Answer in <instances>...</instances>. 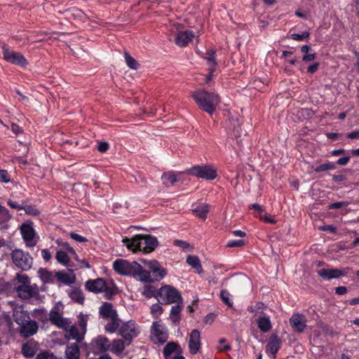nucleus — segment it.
<instances>
[{
    "instance_id": "nucleus-44",
    "label": "nucleus",
    "mask_w": 359,
    "mask_h": 359,
    "mask_svg": "<svg viewBox=\"0 0 359 359\" xmlns=\"http://www.w3.org/2000/svg\"><path fill=\"white\" fill-rule=\"evenodd\" d=\"M218 351L222 352L231 349V346L226 342L224 338H222L218 341V345L216 347Z\"/></svg>"
},
{
    "instance_id": "nucleus-54",
    "label": "nucleus",
    "mask_w": 359,
    "mask_h": 359,
    "mask_svg": "<svg viewBox=\"0 0 359 359\" xmlns=\"http://www.w3.org/2000/svg\"><path fill=\"white\" fill-rule=\"evenodd\" d=\"M174 243L176 246H178L185 250H188L190 248L189 245L183 241L176 240Z\"/></svg>"
},
{
    "instance_id": "nucleus-15",
    "label": "nucleus",
    "mask_w": 359,
    "mask_h": 359,
    "mask_svg": "<svg viewBox=\"0 0 359 359\" xmlns=\"http://www.w3.org/2000/svg\"><path fill=\"white\" fill-rule=\"evenodd\" d=\"M252 209L254 210L255 216L259 217L260 221L264 223H276L278 221L273 216L269 215L259 204L252 205Z\"/></svg>"
},
{
    "instance_id": "nucleus-7",
    "label": "nucleus",
    "mask_w": 359,
    "mask_h": 359,
    "mask_svg": "<svg viewBox=\"0 0 359 359\" xmlns=\"http://www.w3.org/2000/svg\"><path fill=\"white\" fill-rule=\"evenodd\" d=\"M140 262L150 270V272L148 271L151 276V280L149 283L159 281L162 280L167 273L166 270L162 267L161 264L156 260L141 259Z\"/></svg>"
},
{
    "instance_id": "nucleus-20",
    "label": "nucleus",
    "mask_w": 359,
    "mask_h": 359,
    "mask_svg": "<svg viewBox=\"0 0 359 359\" xmlns=\"http://www.w3.org/2000/svg\"><path fill=\"white\" fill-rule=\"evenodd\" d=\"M201 347V334L198 330H194L189 334V349L191 354H196Z\"/></svg>"
},
{
    "instance_id": "nucleus-24",
    "label": "nucleus",
    "mask_w": 359,
    "mask_h": 359,
    "mask_svg": "<svg viewBox=\"0 0 359 359\" xmlns=\"http://www.w3.org/2000/svg\"><path fill=\"white\" fill-rule=\"evenodd\" d=\"M100 316L105 319H114L115 317H117V312L114 309V306L111 304L105 302L104 303L100 308L99 310Z\"/></svg>"
},
{
    "instance_id": "nucleus-63",
    "label": "nucleus",
    "mask_w": 359,
    "mask_h": 359,
    "mask_svg": "<svg viewBox=\"0 0 359 359\" xmlns=\"http://www.w3.org/2000/svg\"><path fill=\"white\" fill-rule=\"evenodd\" d=\"M349 160H350V158L348 156L342 157V158H339L337 160V164H339L340 165H345L348 163Z\"/></svg>"
},
{
    "instance_id": "nucleus-23",
    "label": "nucleus",
    "mask_w": 359,
    "mask_h": 359,
    "mask_svg": "<svg viewBox=\"0 0 359 359\" xmlns=\"http://www.w3.org/2000/svg\"><path fill=\"white\" fill-rule=\"evenodd\" d=\"M49 316L50 321L58 327L62 328L67 327V323L69 320L62 317L60 313L58 311L57 306L50 311Z\"/></svg>"
},
{
    "instance_id": "nucleus-51",
    "label": "nucleus",
    "mask_w": 359,
    "mask_h": 359,
    "mask_svg": "<svg viewBox=\"0 0 359 359\" xmlns=\"http://www.w3.org/2000/svg\"><path fill=\"white\" fill-rule=\"evenodd\" d=\"M221 298L222 299V300L229 306H232V302H231V299H230V294L226 292V291H222L221 292Z\"/></svg>"
},
{
    "instance_id": "nucleus-38",
    "label": "nucleus",
    "mask_w": 359,
    "mask_h": 359,
    "mask_svg": "<svg viewBox=\"0 0 359 359\" xmlns=\"http://www.w3.org/2000/svg\"><path fill=\"white\" fill-rule=\"evenodd\" d=\"M177 349V345L175 343H168L163 349L165 358L176 355L175 352Z\"/></svg>"
},
{
    "instance_id": "nucleus-59",
    "label": "nucleus",
    "mask_w": 359,
    "mask_h": 359,
    "mask_svg": "<svg viewBox=\"0 0 359 359\" xmlns=\"http://www.w3.org/2000/svg\"><path fill=\"white\" fill-rule=\"evenodd\" d=\"M41 255L46 261H49L51 259V254L47 249L41 250Z\"/></svg>"
},
{
    "instance_id": "nucleus-19",
    "label": "nucleus",
    "mask_w": 359,
    "mask_h": 359,
    "mask_svg": "<svg viewBox=\"0 0 359 359\" xmlns=\"http://www.w3.org/2000/svg\"><path fill=\"white\" fill-rule=\"evenodd\" d=\"M65 332V338L67 339H74L77 341H80L83 339L85 334H83V332H79L76 327L74 325L71 324L69 320L67 321V327H62Z\"/></svg>"
},
{
    "instance_id": "nucleus-48",
    "label": "nucleus",
    "mask_w": 359,
    "mask_h": 359,
    "mask_svg": "<svg viewBox=\"0 0 359 359\" xmlns=\"http://www.w3.org/2000/svg\"><path fill=\"white\" fill-rule=\"evenodd\" d=\"M0 217L4 222H7L11 218L8 210L0 204Z\"/></svg>"
},
{
    "instance_id": "nucleus-46",
    "label": "nucleus",
    "mask_w": 359,
    "mask_h": 359,
    "mask_svg": "<svg viewBox=\"0 0 359 359\" xmlns=\"http://www.w3.org/2000/svg\"><path fill=\"white\" fill-rule=\"evenodd\" d=\"M36 359H62V358L54 355L52 353H50L48 351H43L36 355Z\"/></svg>"
},
{
    "instance_id": "nucleus-6",
    "label": "nucleus",
    "mask_w": 359,
    "mask_h": 359,
    "mask_svg": "<svg viewBox=\"0 0 359 359\" xmlns=\"http://www.w3.org/2000/svg\"><path fill=\"white\" fill-rule=\"evenodd\" d=\"M158 300L163 304L177 303L181 300V295L175 287L165 285L158 291Z\"/></svg>"
},
{
    "instance_id": "nucleus-55",
    "label": "nucleus",
    "mask_w": 359,
    "mask_h": 359,
    "mask_svg": "<svg viewBox=\"0 0 359 359\" xmlns=\"http://www.w3.org/2000/svg\"><path fill=\"white\" fill-rule=\"evenodd\" d=\"M316 53H308V54H305L303 57H302V60L305 62H311V61H313L316 59Z\"/></svg>"
},
{
    "instance_id": "nucleus-3",
    "label": "nucleus",
    "mask_w": 359,
    "mask_h": 359,
    "mask_svg": "<svg viewBox=\"0 0 359 359\" xmlns=\"http://www.w3.org/2000/svg\"><path fill=\"white\" fill-rule=\"evenodd\" d=\"M122 241L126 248L133 252L140 250L149 253L154 251L158 245L157 239L150 236L137 235L132 238L126 237L123 238Z\"/></svg>"
},
{
    "instance_id": "nucleus-41",
    "label": "nucleus",
    "mask_w": 359,
    "mask_h": 359,
    "mask_svg": "<svg viewBox=\"0 0 359 359\" xmlns=\"http://www.w3.org/2000/svg\"><path fill=\"white\" fill-rule=\"evenodd\" d=\"M89 319V316L87 314L80 313L79 316V325L81 327V332L83 334L86 332L87 322Z\"/></svg>"
},
{
    "instance_id": "nucleus-29",
    "label": "nucleus",
    "mask_w": 359,
    "mask_h": 359,
    "mask_svg": "<svg viewBox=\"0 0 359 359\" xmlns=\"http://www.w3.org/2000/svg\"><path fill=\"white\" fill-rule=\"evenodd\" d=\"M37 350V344L34 341H28L23 345L22 351L23 355L27 358H32Z\"/></svg>"
},
{
    "instance_id": "nucleus-60",
    "label": "nucleus",
    "mask_w": 359,
    "mask_h": 359,
    "mask_svg": "<svg viewBox=\"0 0 359 359\" xmlns=\"http://www.w3.org/2000/svg\"><path fill=\"white\" fill-rule=\"evenodd\" d=\"M70 236L74 240H75L76 241H78V242H84L86 241V239L84 237H83L77 233H72L70 234Z\"/></svg>"
},
{
    "instance_id": "nucleus-22",
    "label": "nucleus",
    "mask_w": 359,
    "mask_h": 359,
    "mask_svg": "<svg viewBox=\"0 0 359 359\" xmlns=\"http://www.w3.org/2000/svg\"><path fill=\"white\" fill-rule=\"evenodd\" d=\"M86 288L94 293H100L106 290L107 285L102 278L90 280L86 283Z\"/></svg>"
},
{
    "instance_id": "nucleus-1",
    "label": "nucleus",
    "mask_w": 359,
    "mask_h": 359,
    "mask_svg": "<svg viewBox=\"0 0 359 359\" xmlns=\"http://www.w3.org/2000/svg\"><path fill=\"white\" fill-rule=\"evenodd\" d=\"M113 269L120 275L133 276L141 282H149L151 280L149 273L136 262L118 259L114 262Z\"/></svg>"
},
{
    "instance_id": "nucleus-18",
    "label": "nucleus",
    "mask_w": 359,
    "mask_h": 359,
    "mask_svg": "<svg viewBox=\"0 0 359 359\" xmlns=\"http://www.w3.org/2000/svg\"><path fill=\"white\" fill-rule=\"evenodd\" d=\"M19 326L20 334L26 337L34 334L38 330L37 323L32 320L30 318L24 321L22 324H20Z\"/></svg>"
},
{
    "instance_id": "nucleus-47",
    "label": "nucleus",
    "mask_w": 359,
    "mask_h": 359,
    "mask_svg": "<svg viewBox=\"0 0 359 359\" xmlns=\"http://www.w3.org/2000/svg\"><path fill=\"white\" fill-rule=\"evenodd\" d=\"M32 316L33 317L36 318L39 320H43V318H46V314L44 309H39L33 311Z\"/></svg>"
},
{
    "instance_id": "nucleus-27",
    "label": "nucleus",
    "mask_w": 359,
    "mask_h": 359,
    "mask_svg": "<svg viewBox=\"0 0 359 359\" xmlns=\"http://www.w3.org/2000/svg\"><path fill=\"white\" fill-rule=\"evenodd\" d=\"M13 316L18 325L22 324L29 318L27 311L20 306H17L13 309Z\"/></svg>"
},
{
    "instance_id": "nucleus-4",
    "label": "nucleus",
    "mask_w": 359,
    "mask_h": 359,
    "mask_svg": "<svg viewBox=\"0 0 359 359\" xmlns=\"http://www.w3.org/2000/svg\"><path fill=\"white\" fill-rule=\"evenodd\" d=\"M193 97L201 109L212 114L219 102L217 94L209 93L204 90H199L194 93Z\"/></svg>"
},
{
    "instance_id": "nucleus-43",
    "label": "nucleus",
    "mask_w": 359,
    "mask_h": 359,
    "mask_svg": "<svg viewBox=\"0 0 359 359\" xmlns=\"http://www.w3.org/2000/svg\"><path fill=\"white\" fill-rule=\"evenodd\" d=\"M124 56L128 67L133 69H137L138 67V64L136 62V60L133 57H132L128 53H125Z\"/></svg>"
},
{
    "instance_id": "nucleus-31",
    "label": "nucleus",
    "mask_w": 359,
    "mask_h": 359,
    "mask_svg": "<svg viewBox=\"0 0 359 359\" xmlns=\"http://www.w3.org/2000/svg\"><path fill=\"white\" fill-rule=\"evenodd\" d=\"M257 323L259 329L263 332H266L271 328V320L267 316H261L257 318Z\"/></svg>"
},
{
    "instance_id": "nucleus-39",
    "label": "nucleus",
    "mask_w": 359,
    "mask_h": 359,
    "mask_svg": "<svg viewBox=\"0 0 359 359\" xmlns=\"http://www.w3.org/2000/svg\"><path fill=\"white\" fill-rule=\"evenodd\" d=\"M182 308L179 305L173 306L170 310V318L174 323H177L180 320V314L181 313Z\"/></svg>"
},
{
    "instance_id": "nucleus-10",
    "label": "nucleus",
    "mask_w": 359,
    "mask_h": 359,
    "mask_svg": "<svg viewBox=\"0 0 359 359\" xmlns=\"http://www.w3.org/2000/svg\"><path fill=\"white\" fill-rule=\"evenodd\" d=\"M12 259L17 266L23 270L29 269L32 264V259L29 255L24 252L21 250H15L13 251Z\"/></svg>"
},
{
    "instance_id": "nucleus-2",
    "label": "nucleus",
    "mask_w": 359,
    "mask_h": 359,
    "mask_svg": "<svg viewBox=\"0 0 359 359\" xmlns=\"http://www.w3.org/2000/svg\"><path fill=\"white\" fill-rule=\"evenodd\" d=\"M18 296L23 299H32L41 301L39 287L36 284H31L29 278L24 274H17L16 278L11 282Z\"/></svg>"
},
{
    "instance_id": "nucleus-30",
    "label": "nucleus",
    "mask_w": 359,
    "mask_h": 359,
    "mask_svg": "<svg viewBox=\"0 0 359 359\" xmlns=\"http://www.w3.org/2000/svg\"><path fill=\"white\" fill-rule=\"evenodd\" d=\"M67 359H79L80 352L76 344L68 346L65 351Z\"/></svg>"
},
{
    "instance_id": "nucleus-36",
    "label": "nucleus",
    "mask_w": 359,
    "mask_h": 359,
    "mask_svg": "<svg viewBox=\"0 0 359 359\" xmlns=\"http://www.w3.org/2000/svg\"><path fill=\"white\" fill-rule=\"evenodd\" d=\"M69 297L75 302L82 304L84 301L83 293L79 290H72L69 292Z\"/></svg>"
},
{
    "instance_id": "nucleus-12",
    "label": "nucleus",
    "mask_w": 359,
    "mask_h": 359,
    "mask_svg": "<svg viewBox=\"0 0 359 359\" xmlns=\"http://www.w3.org/2000/svg\"><path fill=\"white\" fill-rule=\"evenodd\" d=\"M20 232L27 245L34 246L39 239L32 226H20Z\"/></svg>"
},
{
    "instance_id": "nucleus-62",
    "label": "nucleus",
    "mask_w": 359,
    "mask_h": 359,
    "mask_svg": "<svg viewBox=\"0 0 359 359\" xmlns=\"http://www.w3.org/2000/svg\"><path fill=\"white\" fill-rule=\"evenodd\" d=\"M335 292L337 294L342 295L347 292V288L344 286H339L335 289Z\"/></svg>"
},
{
    "instance_id": "nucleus-56",
    "label": "nucleus",
    "mask_w": 359,
    "mask_h": 359,
    "mask_svg": "<svg viewBox=\"0 0 359 359\" xmlns=\"http://www.w3.org/2000/svg\"><path fill=\"white\" fill-rule=\"evenodd\" d=\"M318 67H319V63L316 62V63L308 67L307 72L309 74H313L318 70Z\"/></svg>"
},
{
    "instance_id": "nucleus-58",
    "label": "nucleus",
    "mask_w": 359,
    "mask_h": 359,
    "mask_svg": "<svg viewBox=\"0 0 359 359\" xmlns=\"http://www.w3.org/2000/svg\"><path fill=\"white\" fill-rule=\"evenodd\" d=\"M109 149V144L107 142H100L97 145L98 151L105 152Z\"/></svg>"
},
{
    "instance_id": "nucleus-42",
    "label": "nucleus",
    "mask_w": 359,
    "mask_h": 359,
    "mask_svg": "<svg viewBox=\"0 0 359 359\" xmlns=\"http://www.w3.org/2000/svg\"><path fill=\"white\" fill-rule=\"evenodd\" d=\"M335 165L331 162H327L324 164L320 165L313 168V170L316 172H324L330 170H334Z\"/></svg>"
},
{
    "instance_id": "nucleus-21",
    "label": "nucleus",
    "mask_w": 359,
    "mask_h": 359,
    "mask_svg": "<svg viewBox=\"0 0 359 359\" xmlns=\"http://www.w3.org/2000/svg\"><path fill=\"white\" fill-rule=\"evenodd\" d=\"M194 37V34L192 31H181L176 34L175 42L178 46L184 47L193 40Z\"/></svg>"
},
{
    "instance_id": "nucleus-45",
    "label": "nucleus",
    "mask_w": 359,
    "mask_h": 359,
    "mask_svg": "<svg viewBox=\"0 0 359 359\" xmlns=\"http://www.w3.org/2000/svg\"><path fill=\"white\" fill-rule=\"evenodd\" d=\"M163 313V308L158 304H153L151 306V313L154 318H158Z\"/></svg>"
},
{
    "instance_id": "nucleus-25",
    "label": "nucleus",
    "mask_w": 359,
    "mask_h": 359,
    "mask_svg": "<svg viewBox=\"0 0 359 359\" xmlns=\"http://www.w3.org/2000/svg\"><path fill=\"white\" fill-rule=\"evenodd\" d=\"M55 278L62 283L71 285L76 280V276L73 271H61L55 273Z\"/></svg>"
},
{
    "instance_id": "nucleus-49",
    "label": "nucleus",
    "mask_w": 359,
    "mask_h": 359,
    "mask_svg": "<svg viewBox=\"0 0 359 359\" xmlns=\"http://www.w3.org/2000/svg\"><path fill=\"white\" fill-rule=\"evenodd\" d=\"M245 241L243 240H229L226 246L229 248H234V247H241L245 245Z\"/></svg>"
},
{
    "instance_id": "nucleus-40",
    "label": "nucleus",
    "mask_w": 359,
    "mask_h": 359,
    "mask_svg": "<svg viewBox=\"0 0 359 359\" xmlns=\"http://www.w3.org/2000/svg\"><path fill=\"white\" fill-rule=\"evenodd\" d=\"M205 59L209 65L210 71L212 72L216 66L215 53L212 50L208 51L206 53Z\"/></svg>"
},
{
    "instance_id": "nucleus-17",
    "label": "nucleus",
    "mask_w": 359,
    "mask_h": 359,
    "mask_svg": "<svg viewBox=\"0 0 359 359\" xmlns=\"http://www.w3.org/2000/svg\"><path fill=\"white\" fill-rule=\"evenodd\" d=\"M63 249L60 250L56 253V259L64 266H67L69 262L68 254H75L74 249L67 243H63Z\"/></svg>"
},
{
    "instance_id": "nucleus-32",
    "label": "nucleus",
    "mask_w": 359,
    "mask_h": 359,
    "mask_svg": "<svg viewBox=\"0 0 359 359\" xmlns=\"http://www.w3.org/2000/svg\"><path fill=\"white\" fill-rule=\"evenodd\" d=\"M96 346L102 351H106L110 349L111 343L109 339L104 337L100 336L95 341Z\"/></svg>"
},
{
    "instance_id": "nucleus-64",
    "label": "nucleus",
    "mask_w": 359,
    "mask_h": 359,
    "mask_svg": "<svg viewBox=\"0 0 359 359\" xmlns=\"http://www.w3.org/2000/svg\"><path fill=\"white\" fill-rule=\"evenodd\" d=\"M347 137L350 139H359V130L353 131L347 134Z\"/></svg>"
},
{
    "instance_id": "nucleus-52",
    "label": "nucleus",
    "mask_w": 359,
    "mask_h": 359,
    "mask_svg": "<svg viewBox=\"0 0 359 359\" xmlns=\"http://www.w3.org/2000/svg\"><path fill=\"white\" fill-rule=\"evenodd\" d=\"M10 180V177L7 170H0V182L8 183Z\"/></svg>"
},
{
    "instance_id": "nucleus-8",
    "label": "nucleus",
    "mask_w": 359,
    "mask_h": 359,
    "mask_svg": "<svg viewBox=\"0 0 359 359\" xmlns=\"http://www.w3.org/2000/svg\"><path fill=\"white\" fill-rule=\"evenodd\" d=\"M188 172L195 177L212 180L217 176V170L211 165H196L188 170Z\"/></svg>"
},
{
    "instance_id": "nucleus-11",
    "label": "nucleus",
    "mask_w": 359,
    "mask_h": 359,
    "mask_svg": "<svg viewBox=\"0 0 359 359\" xmlns=\"http://www.w3.org/2000/svg\"><path fill=\"white\" fill-rule=\"evenodd\" d=\"M3 56L6 61L14 65L25 66L27 64L26 59L21 53L11 50L6 46L3 47Z\"/></svg>"
},
{
    "instance_id": "nucleus-57",
    "label": "nucleus",
    "mask_w": 359,
    "mask_h": 359,
    "mask_svg": "<svg viewBox=\"0 0 359 359\" xmlns=\"http://www.w3.org/2000/svg\"><path fill=\"white\" fill-rule=\"evenodd\" d=\"M8 205L11 208L15 209V210H22L23 208L18 203L11 201V200L8 201Z\"/></svg>"
},
{
    "instance_id": "nucleus-33",
    "label": "nucleus",
    "mask_w": 359,
    "mask_h": 359,
    "mask_svg": "<svg viewBox=\"0 0 359 359\" xmlns=\"http://www.w3.org/2000/svg\"><path fill=\"white\" fill-rule=\"evenodd\" d=\"M110 322H109L105 325V330L109 333H114L117 330H119V327L121 324H120V320L117 317H115L114 319H109Z\"/></svg>"
},
{
    "instance_id": "nucleus-53",
    "label": "nucleus",
    "mask_w": 359,
    "mask_h": 359,
    "mask_svg": "<svg viewBox=\"0 0 359 359\" xmlns=\"http://www.w3.org/2000/svg\"><path fill=\"white\" fill-rule=\"evenodd\" d=\"M346 205H348L347 202L340 201V202L330 203L328 205V208L329 209H339V208L346 207Z\"/></svg>"
},
{
    "instance_id": "nucleus-50",
    "label": "nucleus",
    "mask_w": 359,
    "mask_h": 359,
    "mask_svg": "<svg viewBox=\"0 0 359 359\" xmlns=\"http://www.w3.org/2000/svg\"><path fill=\"white\" fill-rule=\"evenodd\" d=\"M309 36V32H304L302 34H293L291 35V38L295 41H303Z\"/></svg>"
},
{
    "instance_id": "nucleus-35",
    "label": "nucleus",
    "mask_w": 359,
    "mask_h": 359,
    "mask_svg": "<svg viewBox=\"0 0 359 359\" xmlns=\"http://www.w3.org/2000/svg\"><path fill=\"white\" fill-rule=\"evenodd\" d=\"M193 211L196 216L205 218L209 211V205L206 203H202L194 208Z\"/></svg>"
},
{
    "instance_id": "nucleus-16",
    "label": "nucleus",
    "mask_w": 359,
    "mask_h": 359,
    "mask_svg": "<svg viewBox=\"0 0 359 359\" xmlns=\"http://www.w3.org/2000/svg\"><path fill=\"white\" fill-rule=\"evenodd\" d=\"M306 317L299 313H294L290 318V323L292 329L297 332H302L306 328Z\"/></svg>"
},
{
    "instance_id": "nucleus-26",
    "label": "nucleus",
    "mask_w": 359,
    "mask_h": 359,
    "mask_svg": "<svg viewBox=\"0 0 359 359\" xmlns=\"http://www.w3.org/2000/svg\"><path fill=\"white\" fill-rule=\"evenodd\" d=\"M129 344H126L124 339H115L111 343L109 351L117 355H121L126 347Z\"/></svg>"
},
{
    "instance_id": "nucleus-14",
    "label": "nucleus",
    "mask_w": 359,
    "mask_h": 359,
    "mask_svg": "<svg viewBox=\"0 0 359 359\" xmlns=\"http://www.w3.org/2000/svg\"><path fill=\"white\" fill-rule=\"evenodd\" d=\"M281 339L276 334H273L269 339L266 351V353L273 358H275L278 351L279 350L281 345Z\"/></svg>"
},
{
    "instance_id": "nucleus-5",
    "label": "nucleus",
    "mask_w": 359,
    "mask_h": 359,
    "mask_svg": "<svg viewBox=\"0 0 359 359\" xmlns=\"http://www.w3.org/2000/svg\"><path fill=\"white\" fill-rule=\"evenodd\" d=\"M140 332V327L133 320L122 323L119 327V334L126 340V344H130Z\"/></svg>"
},
{
    "instance_id": "nucleus-13",
    "label": "nucleus",
    "mask_w": 359,
    "mask_h": 359,
    "mask_svg": "<svg viewBox=\"0 0 359 359\" xmlns=\"http://www.w3.org/2000/svg\"><path fill=\"white\" fill-rule=\"evenodd\" d=\"M348 268H346L344 270L338 269H321L317 271L318 274L323 278L330 280L332 278H338L341 276H344Z\"/></svg>"
},
{
    "instance_id": "nucleus-28",
    "label": "nucleus",
    "mask_w": 359,
    "mask_h": 359,
    "mask_svg": "<svg viewBox=\"0 0 359 359\" xmlns=\"http://www.w3.org/2000/svg\"><path fill=\"white\" fill-rule=\"evenodd\" d=\"M38 276L44 284H50L54 282L55 275L46 269H39L37 271Z\"/></svg>"
},
{
    "instance_id": "nucleus-34",
    "label": "nucleus",
    "mask_w": 359,
    "mask_h": 359,
    "mask_svg": "<svg viewBox=\"0 0 359 359\" xmlns=\"http://www.w3.org/2000/svg\"><path fill=\"white\" fill-rule=\"evenodd\" d=\"M187 262L189 265L195 269L198 273H201L202 272V266L198 257L188 256L187 258Z\"/></svg>"
},
{
    "instance_id": "nucleus-37",
    "label": "nucleus",
    "mask_w": 359,
    "mask_h": 359,
    "mask_svg": "<svg viewBox=\"0 0 359 359\" xmlns=\"http://www.w3.org/2000/svg\"><path fill=\"white\" fill-rule=\"evenodd\" d=\"M162 179L167 185H173L175 182L180 180L177 175L170 172L163 174Z\"/></svg>"
},
{
    "instance_id": "nucleus-9",
    "label": "nucleus",
    "mask_w": 359,
    "mask_h": 359,
    "mask_svg": "<svg viewBox=\"0 0 359 359\" xmlns=\"http://www.w3.org/2000/svg\"><path fill=\"white\" fill-rule=\"evenodd\" d=\"M168 330L161 321L154 322L151 329V339L155 344H163L168 339Z\"/></svg>"
},
{
    "instance_id": "nucleus-61",
    "label": "nucleus",
    "mask_w": 359,
    "mask_h": 359,
    "mask_svg": "<svg viewBox=\"0 0 359 359\" xmlns=\"http://www.w3.org/2000/svg\"><path fill=\"white\" fill-rule=\"evenodd\" d=\"M215 318V316L213 313H209L205 316L204 322L205 324H211L214 321Z\"/></svg>"
}]
</instances>
